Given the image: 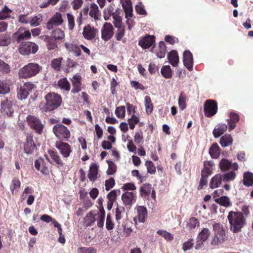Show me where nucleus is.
Returning a JSON list of instances; mask_svg holds the SVG:
<instances>
[{"label": "nucleus", "mask_w": 253, "mask_h": 253, "mask_svg": "<svg viewBox=\"0 0 253 253\" xmlns=\"http://www.w3.org/2000/svg\"><path fill=\"white\" fill-rule=\"evenodd\" d=\"M63 22L61 14L59 12L56 13L52 16L47 24V28L51 30L54 26H57L62 24Z\"/></svg>", "instance_id": "14"}, {"label": "nucleus", "mask_w": 253, "mask_h": 253, "mask_svg": "<svg viewBox=\"0 0 253 253\" xmlns=\"http://www.w3.org/2000/svg\"><path fill=\"white\" fill-rule=\"evenodd\" d=\"M96 211H91L88 213L84 218V224L86 226H90L93 223L96 219Z\"/></svg>", "instance_id": "31"}, {"label": "nucleus", "mask_w": 253, "mask_h": 253, "mask_svg": "<svg viewBox=\"0 0 253 253\" xmlns=\"http://www.w3.org/2000/svg\"><path fill=\"white\" fill-rule=\"evenodd\" d=\"M137 215L134 217V220L136 219L139 222L144 223L147 217V210L144 206H138L136 208Z\"/></svg>", "instance_id": "17"}, {"label": "nucleus", "mask_w": 253, "mask_h": 253, "mask_svg": "<svg viewBox=\"0 0 253 253\" xmlns=\"http://www.w3.org/2000/svg\"><path fill=\"white\" fill-rule=\"evenodd\" d=\"M48 153L52 160V163L54 162V164L57 165L58 167L63 166L64 163L62 161L60 156L58 153L52 150H48Z\"/></svg>", "instance_id": "25"}, {"label": "nucleus", "mask_w": 253, "mask_h": 253, "mask_svg": "<svg viewBox=\"0 0 253 253\" xmlns=\"http://www.w3.org/2000/svg\"><path fill=\"white\" fill-rule=\"evenodd\" d=\"M62 59V57L54 59L51 62L52 67L55 70H59Z\"/></svg>", "instance_id": "61"}, {"label": "nucleus", "mask_w": 253, "mask_h": 253, "mask_svg": "<svg viewBox=\"0 0 253 253\" xmlns=\"http://www.w3.org/2000/svg\"><path fill=\"white\" fill-rule=\"evenodd\" d=\"M154 42V36L147 35L140 40L138 44L143 49H147L149 48Z\"/></svg>", "instance_id": "19"}, {"label": "nucleus", "mask_w": 253, "mask_h": 253, "mask_svg": "<svg viewBox=\"0 0 253 253\" xmlns=\"http://www.w3.org/2000/svg\"><path fill=\"white\" fill-rule=\"evenodd\" d=\"M55 146L64 158L69 157L72 152L70 145L62 141H57L55 143Z\"/></svg>", "instance_id": "11"}, {"label": "nucleus", "mask_w": 253, "mask_h": 253, "mask_svg": "<svg viewBox=\"0 0 253 253\" xmlns=\"http://www.w3.org/2000/svg\"><path fill=\"white\" fill-rule=\"evenodd\" d=\"M14 35L17 38V41L20 42L23 40L29 39L31 36V33L29 31H25L24 32H17L14 34Z\"/></svg>", "instance_id": "41"}, {"label": "nucleus", "mask_w": 253, "mask_h": 253, "mask_svg": "<svg viewBox=\"0 0 253 253\" xmlns=\"http://www.w3.org/2000/svg\"><path fill=\"white\" fill-rule=\"evenodd\" d=\"M125 212V208L122 206H118L116 209L115 218L118 223H120V220L123 217Z\"/></svg>", "instance_id": "50"}, {"label": "nucleus", "mask_w": 253, "mask_h": 253, "mask_svg": "<svg viewBox=\"0 0 253 253\" xmlns=\"http://www.w3.org/2000/svg\"><path fill=\"white\" fill-rule=\"evenodd\" d=\"M12 10L9 9L6 6L0 12V20L5 19L10 17Z\"/></svg>", "instance_id": "53"}, {"label": "nucleus", "mask_w": 253, "mask_h": 253, "mask_svg": "<svg viewBox=\"0 0 253 253\" xmlns=\"http://www.w3.org/2000/svg\"><path fill=\"white\" fill-rule=\"evenodd\" d=\"M227 129V125L225 124H218L213 130V135L215 138L219 137L226 131Z\"/></svg>", "instance_id": "26"}, {"label": "nucleus", "mask_w": 253, "mask_h": 253, "mask_svg": "<svg viewBox=\"0 0 253 253\" xmlns=\"http://www.w3.org/2000/svg\"><path fill=\"white\" fill-rule=\"evenodd\" d=\"M68 27L70 30H72L75 26V20L73 15L69 13L67 14Z\"/></svg>", "instance_id": "58"}, {"label": "nucleus", "mask_w": 253, "mask_h": 253, "mask_svg": "<svg viewBox=\"0 0 253 253\" xmlns=\"http://www.w3.org/2000/svg\"><path fill=\"white\" fill-rule=\"evenodd\" d=\"M45 106L42 108L44 112L53 111L60 107L62 103L61 96L54 92H49L45 96Z\"/></svg>", "instance_id": "2"}, {"label": "nucleus", "mask_w": 253, "mask_h": 253, "mask_svg": "<svg viewBox=\"0 0 253 253\" xmlns=\"http://www.w3.org/2000/svg\"><path fill=\"white\" fill-rule=\"evenodd\" d=\"M169 62L174 67L177 66L179 63V57L175 50H171L168 54Z\"/></svg>", "instance_id": "27"}, {"label": "nucleus", "mask_w": 253, "mask_h": 253, "mask_svg": "<svg viewBox=\"0 0 253 253\" xmlns=\"http://www.w3.org/2000/svg\"><path fill=\"white\" fill-rule=\"evenodd\" d=\"M78 253H96V251L92 248H80L78 250Z\"/></svg>", "instance_id": "64"}, {"label": "nucleus", "mask_w": 253, "mask_h": 253, "mask_svg": "<svg viewBox=\"0 0 253 253\" xmlns=\"http://www.w3.org/2000/svg\"><path fill=\"white\" fill-rule=\"evenodd\" d=\"M144 103L147 114H149L151 113L153 110V105L151 98L148 96H146L145 97Z\"/></svg>", "instance_id": "49"}, {"label": "nucleus", "mask_w": 253, "mask_h": 253, "mask_svg": "<svg viewBox=\"0 0 253 253\" xmlns=\"http://www.w3.org/2000/svg\"><path fill=\"white\" fill-rule=\"evenodd\" d=\"M24 148L25 153L27 154H31L36 149V146L33 141V136L31 134L27 135Z\"/></svg>", "instance_id": "13"}, {"label": "nucleus", "mask_w": 253, "mask_h": 253, "mask_svg": "<svg viewBox=\"0 0 253 253\" xmlns=\"http://www.w3.org/2000/svg\"><path fill=\"white\" fill-rule=\"evenodd\" d=\"M215 202L225 207H228L231 205L229 199L226 196H221L215 199Z\"/></svg>", "instance_id": "47"}, {"label": "nucleus", "mask_w": 253, "mask_h": 253, "mask_svg": "<svg viewBox=\"0 0 253 253\" xmlns=\"http://www.w3.org/2000/svg\"><path fill=\"white\" fill-rule=\"evenodd\" d=\"M52 37L55 40H61L64 38L65 35L63 31L60 29H56L52 33Z\"/></svg>", "instance_id": "51"}, {"label": "nucleus", "mask_w": 253, "mask_h": 253, "mask_svg": "<svg viewBox=\"0 0 253 253\" xmlns=\"http://www.w3.org/2000/svg\"><path fill=\"white\" fill-rule=\"evenodd\" d=\"M89 14L91 17L94 18L95 20H98L100 16V11L98 9V6L95 3H92L91 4Z\"/></svg>", "instance_id": "33"}, {"label": "nucleus", "mask_w": 253, "mask_h": 253, "mask_svg": "<svg viewBox=\"0 0 253 253\" xmlns=\"http://www.w3.org/2000/svg\"><path fill=\"white\" fill-rule=\"evenodd\" d=\"M11 37L9 34L3 33L0 35V46H6L10 44Z\"/></svg>", "instance_id": "34"}, {"label": "nucleus", "mask_w": 253, "mask_h": 253, "mask_svg": "<svg viewBox=\"0 0 253 253\" xmlns=\"http://www.w3.org/2000/svg\"><path fill=\"white\" fill-rule=\"evenodd\" d=\"M26 121L30 127L36 132L39 134L42 133L44 125L42 124L39 118L33 115H28L26 118Z\"/></svg>", "instance_id": "7"}, {"label": "nucleus", "mask_w": 253, "mask_h": 253, "mask_svg": "<svg viewBox=\"0 0 253 253\" xmlns=\"http://www.w3.org/2000/svg\"><path fill=\"white\" fill-rule=\"evenodd\" d=\"M97 216V225L99 228H102L104 226L105 212L103 208L100 209L99 212L96 211Z\"/></svg>", "instance_id": "35"}, {"label": "nucleus", "mask_w": 253, "mask_h": 253, "mask_svg": "<svg viewBox=\"0 0 253 253\" xmlns=\"http://www.w3.org/2000/svg\"><path fill=\"white\" fill-rule=\"evenodd\" d=\"M211 234L210 230L207 228H204L199 234L198 239L202 242L207 240Z\"/></svg>", "instance_id": "48"}, {"label": "nucleus", "mask_w": 253, "mask_h": 253, "mask_svg": "<svg viewBox=\"0 0 253 253\" xmlns=\"http://www.w3.org/2000/svg\"><path fill=\"white\" fill-rule=\"evenodd\" d=\"M214 164L212 161H206L204 163V168L202 170L201 173H203L204 175H210L213 169Z\"/></svg>", "instance_id": "30"}, {"label": "nucleus", "mask_w": 253, "mask_h": 253, "mask_svg": "<svg viewBox=\"0 0 253 253\" xmlns=\"http://www.w3.org/2000/svg\"><path fill=\"white\" fill-rule=\"evenodd\" d=\"M161 73L166 79H169L172 77V73L169 66H163L161 68Z\"/></svg>", "instance_id": "44"}, {"label": "nucleus", "mask_w": 253, "mask_h": 253, "mask_svg": "<svg viewBox=\"0 0 253 253\" xmlns=\"http://www.w3.org/2000/svg\"><path fill=\"white\" fill-rule=\"evenodd\" d=\"M42 21V16L41 15L35 16L32 18H30V25L33 27H36L40 24V22Z\"/></svg>", "instance_id": "59"}, {"label": "nucleus", "mask_w": 253, "mask_h": 253, "mask_svg": "<svg viewBox=\"0 0 253 253\" xmlns=\"http://www.w3.org/2000/svg\"><path fill=\"white\" fill-rule=\"evenodd\" d=\"M122 199L126 205H130L135 201V194L132 192H126L122 195Z\"/></svg>", "instance_id": "22"}, {"label": "nucleus", "mask_w": 253, "mask_h": 253, "mask_svg": "<svg viewBox=\"0 0 253 253\" xmlns=\"http://www.w3.org/2000/svg\"><path fill=\"white\" fill-rule=\"evenodd\" d=\"M122 6L125 12L126 18H131L132 16V6L130 0H127L126 3L122 2Z\"/></svg>", "instance_id": "28"}, {"label": "nucleus", "mask_w": 253, "mask_h": 253, "mask_svg": "<svg viewBox=\"0 0 253 253\" xmlns=\"http://www.w3.org/2000/svg\"><path fill=\"white\" fill-rule=\"evenodd\" d=\"M10 91V84L6 81L0 80V94H5Z\"/></svg>", "instance_id": "42"}, {"label": "nucleus", "mask_w": 253, "mask_h": 253, "mask_svg": "<svg viewBox=\"0 0 253 253\" xmlns=\"http://www.w3.org/2000/svg\"><path fill=\"white\" fill-rule=\"evenodd\" d=\"M243 183L247 186H250L253 185V174L252 172H247L244 173Z\"/></svg>", "instance_id": "43"}, {"label": "nucleus", "mask_w": 253, "mask_h": 253, "mask_svg": "<svg viewBox=\"0 0 253 253\" xmlns=\"http://www.w3.org/2000/svg\"><path fill=\"white\" fill-rule=\"evenodd\" d=\"M20 184L21 182L18 179L15 178L13 179L12 184L10 186V190L13 194L15 193V191L16 192L18 189L19 188Z\"/></svg>", "instance_id": "55"}, {"label": "nucleus", "mask_w": 253, "mask_h": 253, "mask_svg": "<svg viewBox=\"0 0 253 253\" xmlns=\"http://www.w3.org/2000/svg\"><path fill=\"white\" fill-rule=\"evenodd\" d=\"M157 233L163 236L167 241H170L173 239V235L166 230H159L157 231Z\"/></svg>", "instance_id": "57"}, {"label": "nucleus", "mask_w": 253, "mask_h": 253, "mask_svg": "<svg viewBox=\"0 0 253 253\" xmlns=\"http://www.w3.org/2000/svg\"><path fill=\"white\" fill-rule=\"evenodd\" d=\"M105 225L106 228L108 230H111L114 227L115 224L113 221V219L110 213L108 214L107 215Z\"/></svg>", "instance_id": "52"}, {"label": "nucleus", "mask_w": 253, "mask_h": 253, "mask_svg": "<svg viewBox=\"0 0 253 253\" xmlns=\"http://www.w3.org/2000/svg\"><path fill=\"white\" fill-rule=\"evenodd\" d=\"M186 95L184 93L182 92L180 94L178 99V105L181 110H184L186 108Z\"/></svg>", "instance_id": "54"}, {"label": "nucleus", "mask_w": 253, "mask_h": 253, "mask_svg": "<svg viewBox=\"0 0 253 253\" xmlns=\"http://www.w3.org/2000/svg\"><path fill=\"white\" fill-rule=\"evenodd\" d=\"M113 27L110 23H104L101 29V38L105 41H109L113 36Z\"/></svg>", "instance_id": "12"}, {"label": "nucleus", "mask_w": 253, "mask_h": 253, "mask_svg": "<svg viewBox=\"0 0 253 253\" xmlns=\"http://www.w3.org/2000/svg\"><path fill=\"white\" fill-rule=\"evenodd\" d=\"M183 61L184 65L189 71L193 69V58L191 52L189 50H185L183 54Z\"/></svg>", "instance_id": "15"}, {"label": "nucleus", "mask_w": 253, "mask_h": 253, "mask_svg": "<svg viewBox=\"0 0 253 253\" xmlns=\"http://www.w3.org/2000/svg\"><path fill=\"white\" fill-rule=\"evenodd\" d=\"M225 233H214L213 238L211 242L212 245L217 246L225 241Z\"/></svg>", "instance_id": "32"}, {"label": "nucleus", "mask_w": 253, "mask_h": 253, "mask_svg": "<svg viewBox=\"0 0 253 253\" xmlns=\"http://www.w3.org/2000/svg\"><path fill=\"white\" fill-rule=\"evenodd\" d=\"M53 131L58 139L68 140L71 136L69 130L62 124H58L54 126Z\"/></svg>", "instance_id": "6"}, {"label": "nucleus", "mask_w": 253, "mask_h": 253, "mask_svg": "<svg viewBox=\"0 0 253 253\" xmlns=\"http://www.w3.org/2000/svg\"><path fill=\"white\" fill-rule=\"evenodd\" d=\"M82 77L80 75L76 74L74 75L71 80L73 85V88L71 92L73 93H76L81 90Z\"/></svg>", "instance_id": "18"}, {"label": "nucleus", "mask_w": 253, "mask_h": 253, "mask_svg": "<svg viewBox=\"0 0 253 253\" xmlns=\"http://www.w3.org/2000/svg\"><path fill=\"white\" fill-rule=\"evenodd\" d=\"M166 47L164 42L161 41L159 44V49L157 50L156 54L159 58H164L166 55Z\"/></svg>", "instance_id": "39"}, {"label": "nucleus", "mask_w": 253, "mask_h": 253, "mask_svg": "<svg viewBox=\"0 0 253 253\" xmlns=\"http://www.w3.org/2000/svg\"><path fill=\"white\" fill-rule=\"evenodd\" d=\"M217 111V103L213 100H207L204 104L205 115L208 117L214 115Z\"/></svg>", "instance_id": "10"}, {"label": "nucleus", "mask_w": 253, "mask_h": 253, "mask_svg": "<svg viewBox=\"0 0 253 253\" xmlns=\"http://www.w3.org/2000/svg\"><path fill=\"white\" fill-rule=\"evenodd\" d=\"M233 139L230 135L226 134L221 137L220 144L222 147H227L232 144Z\"/></svg>", "instance_id": "40"}, {"label": "nucleus", "mask_w": 253, "mask_h": 253, "mask_svg": "<svg viewBox=\"0 0 253 253\" xmlns=\"http://www.w3.org/2000/svg\"><path fill=\"white\" fill-rule=\"evenodd\" d=\"M12 104L10 101L8 100L7 99L3 100L1 103V109L4 114L7 116H11L14 112L13 109L12 107Z\"/></svg>", "instance_id": "20"}, {"label": "nucleus", "mask_w": 253, "mask_h": 253, "mask_svg": "<svg viewBox=\"0 0 253 253\" xmlns=\"http://www.w3.org/2000/svg\"><path fill=\"white\" fill-rule=\"evenodd\" d=\"M228 219L230 224V230L234 233L241 232L246 224V219L242 213L239 212H229Z\"/></svg>", "instance_id": "1"}, {"label": "nucleus", "mask_w": 253, "mask_h": 253, "mask_svg": "<svg viewBox=\"0 0 253 253\" xmlns=\"http://www.w3.org/2000/svg\"><path fill=\"white\" fill-rule=\"evenodd\" d=\"M199 226V222L198 220L195 217H191L187 221L186 228L189 231L193 230L196 227Z\"/></svg>", "instance_id": "38"}, {"label": "nucleus", "mask_w": 253, "mask_h": 253, "mask_svg": "<svg viewBox=\"0 0 253 253\" xmlns=\"http://www.w3.org/2000/svg\"><path fill=\"white\" fill-rule=\"evenodd\" d=\"M235 177V173L231 171L222 175L223 180L224 181H229L233 180Z\"/></svg>", "instance_id": "63"}, {"label": "nucleus", "mask_w": 253, "mask_h": 253, "mask_svg": "<svg viewBox=\"0 0 253 253\" xmlns=\"http://www.w3.org/2000/svg\"><path fill=\"white\" fill-rule=\"evenodd\" d=\"M219 167L222 171H226L229 169L235 170L238 169V165L237 163H232L226 159H222L219 163Z\"/></svg>", "instance_id": "16"}, {"label": "nucleus", "mask_w": 253, "mask_h": 253, "mask_svg": "<svg viewBox=\"0 0 253 253\" xmlns=\"http://www.w3.org/2000/svg\"><path fill=\"white\" fill-rule=\"evenodd\" d=\"M223 180L222 175L221 174H216L213 177L210 182V187L213 189L218 187L221 183Z\"/></svg>", "instance_id": "29"}, {"label": "nucleus", "mask_w": 253, "mask_h": 253, "mask_svg": "<svg viewBox=\"0 0 253 253\" xmlns=\"http://www.w3.org/2000/svg\"><path fill=\"white\" fill-rule=\"evenodd\" d=\"M209 153L213 159H217L220 153L219 148L217 143L213 144L209 149Z\"/></svg>", "instance_id": "36"}, {"label": "nucleus", "mask_w": 253, "mask_h": 253, "mask_svg": "<svg viewBox=\"0 0 253 253\" xmlns=\"http://www.w3.org/2000/svg\"><path fill=\"white\" fill-rule=\"evenodd\" d=\"M57 85L60 89L67 91L71 88L70 84L66 78L60 79L57 82Z\"/></svg>", "instance_id": "37"}, {"label": "nucleus", "mask_w": 253, "mask_h": 253, "mask_svg": "<svg viewBox=\"0 0 253 253\" xmlns=\"http://www.w3.org/2000/svg\"><path fill=\"white\" fill-rule=\"evenodd\" d=\"M209 225H211L212 227L213 230L214 232V233H225V231L223 229L222 225H221L219 223H217L214 221H211L208 223Z\"/></svg>", "instance_id": "45"}, {"label": "nucleus", "mask_w": 253, "mask_h": 253, "mask_svg": "<svg viewBox=\"0 0 253 253\" xmlns=\"http://www.w3.org/2000/svg\"><path fill=\"white\" fill-rule=\"evenodd\" d=\"M65 46L66 49L69 51L73 53L77 57L81 54L80 47L74 42H66Z\"/></svg>", "instance_id": "21"}, {"label": "nucleus", "mask_w": 253, "mask_h": 253, "mask_svg": "<svg viewBox=\"0 0 253 253\" xmlns=\"http://www.w3.org/2000/svg\"><path fill=\"white\" fill-rule=\"evenodd\" d=\"M114 8L113 6L109 5L106 7L103 10V17L105 20H108L112 16L114 21L113 23L116 28H120L122 25V18L121 14L122 11V10L117 8L115 12H114Z\"/></svg>", "instance_id": "4"}, {"label": "nucleus", "mask_w": 253, "mask_h": 253, "mask_svg": "<svg viewBox=\"0 0 253 253\" xmlns=\"http://www.w3.org/2000/svg\"><path fill=\"white\" fill-rule=\"evenodd\" d=\"M44 157L46 161L43 158H40L35 162V167L42 174L46 175L49 172V163L51 164L52 162L50 161L47 155H45Z\"/></svg>", "instance_id": "9"}, {"label": "nucleus", "mask_w": 253, "mask_h": 253, "mask_svg": "<svg viewBox=\"0 0 253 253\" xmlns=\"http://www.w3.org/2000/svg\"><path fill=\"white\" fill-rule=\"evenodd\" d=\"M98 167L95 164H91L89 167L88 178L91 181H95L98 177Z\"/></svg>", "instance_id": "24"}, {"label": "nucleus", "mask_w": 253, "mask_h": 253, "mask_svg": "<svg viewBox=\"0 0 253 253\" xmlns=\"http://www.w3.org/2000/svg\"><path fill=\"white\" fill-rule=\"evenodd\" d=\"M115 113L119 118L123 119L125 116L126 109L124 106H119L116 108Z\"/></svg>", "instance_id": "56"}, {"label": "nucleus", "mask_w": 253, "mask_h": 253, "mask_svg": "<svg viewBox=\"0 0 253 253\" xmlns=\"http://www.w3.org/2000/svg\"><path fill=\"white\" fill-rule=\"evenodd\" d=\"M38 49V45L31 42H23L19 45L18 48L19 53L23 55L35 54L37 52Z\"/></svg>", "instance_id": "5"}, {"label": "nucleus", "mask_w": 253, "mask_h": 253, "mask_svg": "<svg viewBox=\"0 0 253 253\" xmlns=\"http://www.w3.org/2000/svg\"><path fill=\"white\" fill-rule=\"evenodd\" d=\"M96 34V30L94 28L90 26H87L84 27L83 34L84 38L86 40H92L93 39Z\"/></svg>", "instance_id": "23"}, {"label": "nucleus", "mask_w": 253, "mask_h": 253, "mask_svg": "<svg viewBox=\"0 0 253 253\" xmlns=\"http://www.w3.org/2000/svg\"><path fill=\"white\" fill-rule=\"evenodd\" d=\"M42 70V67L36 63H30L21 68L18 72L20 78L27 79L37 75Z\"/></svg>", "instance_id": "3"}, {"label": "nucleus", "mask_w": 253, "mask_h": 253, "mask_svg": "<svg viewBox=\"0 0 253 253\" xmlns=\"http://www.w3.org/2000/svg\"><path fill=\"white\" fill-rule=\"evenodd\" d=\"M10 71L9 66L4 62L3 61L0 60V72L3 73H8Z\"/></svg>", "instance_id": "62"}, {"label": "nucleus", "mask_w": 253, "mask_h": 253, "mask_svg": "<svg viewBox=\"0 0 253 253\" xmlns=\"http://www.w3.org/2000/svg\"><path fill=\"white\" fill-rule=\"evenodd\" d=\"M145 166L147 167V171L151 174H154L156 172L155 166L153 163L150 161H146Z\"/></svg>", "instance_id": "60"}, {"label": "nucleus", "mask_w": 253, "mask_h": 253, "mask_svg": "<svg viewBox=\"0 0 253 253\" xmlns=\"http://www.w3.org/2000/svg\"><path fill=\"white\" fill-rule=\"evenodd\" d=\"M152 190V186L150 184H144L140 189V194L142 197L148 196Z\"/></svg>", "instance_id": "46"}, {"label": "nucleus", "mask_w": 253, "mask_h": 253, "mask_svg": "<svg viewBox=\"0 0 253 253\" xmlns=\"http://www.w3.org/2000/svg\"><path fill=\"white\" fill-rule=\"evenodd\" d=\"M35 88V85L33 84L30 82L25 83L17 90V97L18 99L21 100L25 99Z\"/></svg>", "instance_id": "8"}]
</instances>
